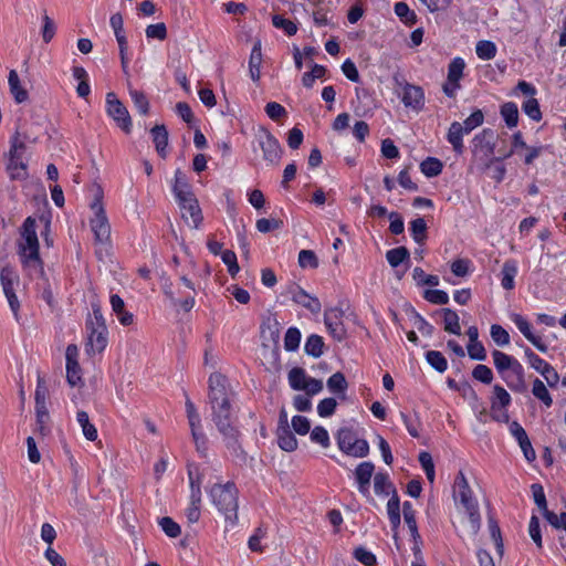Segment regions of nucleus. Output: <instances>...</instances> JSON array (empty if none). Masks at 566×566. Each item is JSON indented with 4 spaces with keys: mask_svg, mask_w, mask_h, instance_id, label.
<instances>
[{
    "mask_svg": "<svg viewBox=\"0 0 566 566\" xmlns=\"http://www.w3.org/2000/svg\"><path fill=\"white\" fill-rule=\"evenodd\" d=\"M491 337L499 346L510 344V335L501 325L493 324L491 326Z\"/></svg>",
    "mask_w": 566,
    "mask_h": 566,
    "instance_id": "obj_63",
    "label": "nucleus"
},
{
    "mask_svg": "<svg viewBox=\"0 0 566 566\" xmlns=\"http://www.w3.org/2000/svg\"><path fill=\"white\" fill-rule=\"evenodd\" d=\"M289 292L292 295L293 302H295L296 304L305 307L313 314H318L321 312L322 304L319 300L306 293L298 285L290 286Z\"/></svg>",
    "mask_w": 566,
    "mask_h": 566,
    "instance_id": "obj_14",
    "label": "nucleus"
},
{
    "mask_svg": "<svg viewBox=\"0 0 566 566\" xmlns=\"http://www.w3.org/2000/svg\"><path fill=\"white\" fill-rule=\"evenodd\" d=\"M524 354L530 366L544 377L547 385L549 387H556L559 381V375L555 368L528 347L525 348Z\"/></svg>",
    "mask_w": 566,
    "mask_h": 566,
    "instance_id": "obj_12",
    "label": "nucleus"
},
{
    "mask_svg": "<svg viewBox=\"0 0 566 566\" xmlns=\"http://www.w3.org/2000/svg\"><path fill=\"white\" fill-rule=\"evenodd\" d=\"M129 95L135 104V107L142 115H146L149 111V102L143 92L137 90H129Z\"/></svg>",
    "mask_w": 566,
    "mask_h": 566,
    "instance_id": "obj_55",
    "label": "nucleus"
},
{
    "mask_svg": "<svg viewBox=\"0 0 566 566\" xmlns=\"http://www.w3.org/2000/svg\"><path fill=\"white\" fill-rule=\"evenodd\" d=\"M230 397L231 390L227 378L221 374H211L209 377L211 419L218 431L222 434L227 447L237 452L240 449L239 431L232 424Z\"/></svg>",
    "mask_w": 566,
    "mask_h": 566,
    "instance_id": "obj_1",
    "label": "nucleus"
},
{
    "mask_svg": "<svg viewBox=\"0 0 566 566\" xmlns=\"http://www.w3.org/2000/svg\"><path fill=\"white\" fill-rule=\"evenodd\" d=\"M454 501L460 503L467 511L473 533H476L481 526V517L475 500L472 497V491L463 472H459L454 482Z\"/></svg>",
    "mask_w": 566,
    "mask_h": 566,
    "instance_id": "obj_7",
    "label": "nucleus"
},
{
    "mask_svg": "<svg viewBox=\"0 0 566 566\" xmlns=\"http://www.w3.org/2000/svg\"><path fill=\"white\" fill-rule=\"evenodd\" d=\"M467 135L462 127L460 126V122H453L448 130L447 140L451 144L453 150L461 155L464 150L463 146V136Z\"/></svg>",
    "mask_w": 566,
    "mask_h": 566,
    "instance_id": "obj_20",
    "label": "nucleus"
},
{
    "mask_svg": "<svg viewBox=\"0 0 566 566\" xmlns=\"http://www.w3.org/2000/svg\"><path fill=\"white\" fill-rule=\"evenodd\" d=\"M172 191L179 203L182 218L190 227L197 229L202 221L201 209L180 169L175 172Z\"/></svg>",
    "mask_w": 566,
    "mask_h": 566,
    "instance_id": "obj_3",
    "label": "nucleus"
},
{
    "mask_svg": "<svg viewBox=\"0 0 566 566\" xmlns=\"http://www.w3.org/2000/svg\"><path fill=\"white\" fill-rule=\"evenodd\" d=\"M164 293H165V295L170 300V302H171V304H172L174 306H179V307H181L185 312H189V311H191V310L193 308V306H195V303H196V301H195V295H196V294H193V292H191V293L187 294V295H186L184 298H181V300H178V298H176V297H175V295H174V293H172V291L170 290V287H169V286H166V287L164 289Z\"/></svg>",
    "mask_w": 566,
    "mask_h": 566,
    "instance_id": "obj_30",
    "label": "nucleus"
},
{
    "mask_svg": "<svg viewBox=\"0 0 566 566\" xmlns=\"http://www.w3.org/2000/svg\"><path fill=\"white\" fill-rule=\"evenodd\" d=\"M443 322H444V331L454 335H460L461 327L459 323V316L458 314L450 310V308H443Z\"/></svg>",
    "mask_w": 566,
    "mask_h": 566,
    "instance_id": "obj_38",
    "label": "nucleus"
},
{
    "mask_svg": "<svg viewBox=\"0 0 566 566\" xmlns=\"http://www.w3.org/2000/svg\"><path fill=\"white\" fill-rule=\"evenodd\" d=\"M108 331L102 328L101 331H93L87 333L86 352L88 354H101L108 343Z\"/></svg>",
    "mask_w": 566,
    "mask_h": 566,
    "instance_id": "obj_19",
    "label": "nucleus"
},
{
    "mask_svg": "<svg viewBox=\"0 0 566 566\" xmlns=\"http://www.w3.org/2000/svg\"><path fill=\"white\" fill-rule=\"evenodd\" d=\"M501 115L507 127L513 128L518 123V108L513 102H507L501 106Z\"/></svg>",
    "mask_w": 566,
    "mask_h": 566,
    "instance_id": "obj_36",
    "label": "nucleus"
},
{
    "mask_svg": "<svg viewBox=\"0 0 566 566\" xmlns=\"http://www.w3.org/2000/svg\"><path fill=\"white\" fill-rule=\"evenodd\" d=\"M427 223L423 218H417L410 222V231L417 243H423L427 238Z\"/></svg>",
    "mask_w": 566,
    "mask_h": 566,
    "instance_id": "obj_46",
    "label": "nucleus"
},
{
    "mask_svg": "<svg viewBox=\"0 0 566 566\" xmlns=\"http://www.w3.org/2000/svg\"><path fill=\"white\" fill-rule=\"evenodd\" d=\"M395 13L407 25H412L417 22L416 13L409 9V6L406 2H397L395 4Z\"/></svg>",
    "mask_w": 566,
    "mask_h": 566,
    "instance_id": "obj_44",
    "label": "nucleus"
},
{
    "mask_svg": "<svg viewBox=\"0 0 566 566\" xmlns=\"http://www.w3.org/2000/svg\"><path fill=\"white\" fill-rule=\"evenodd\" d=\"M522 108L524 113L533 120H539L542 118V113L537 99L533 97L526 99L523 103Z\"/></svg>",
    "mask_w": 566,
    "mask_h": 566,
    "instance_id": "obj_59",
    "label": "nucleus"
},
{
    "mask_svg": "<svg viewBox=\"0 0 566 566\" xmlns=\"http://www.w3.org/2000/svg\"><path fill=\"white\" fill-rule=\"evenodd\" d=\"M412 276L420 284L430 286H437L439 284V277L437 275L426 274L421 268H415Z\"/></svg>",
    "mask_w": 566,
    "mask_h": 566,
    "instance_id": "obj_62",
    "label": "nucleus"
},
{
    "mask_svg": "<svg viewBox=\"0 0 566 566\" xmlns=\"http://www.w3.org/2000/svg\"><path fill=\"white\" fill-rule=\"evenodd\" d=\"M337 407L335 398H325L317 405V413L322 418L331 417Z\"/></svg>",
    "mask_w": 566,
    "mask_h": 566,
    "instance_id": "obj_64",
    "label": "nucleus"
},
{
    "mask_svg": "<svg viewBox=\"0 0 566 566\" xmlns=\"http://www.w3.org/2000/svg\"><path fill=\"white\" fill-rule=\"evenodd\" d=\"M493 363L497 370V373L501 375V377L504 375V371H507L513 364L517 361L516 358L513 356H510L503 352L494 350L492 353Z\"/></svg>",
    "mask_w": 566,
    "mask_h": 566,
    "instance_id": "obj_28",
    "label": "nucleus"
},
{
    "mask_svg": "<svg viewBox=\"0 0 566 566\" xmlns=\"http://www.w3.org/2000/svg\"><path fill=\"white\" fill-rule=\"evenodd\" d=\"M426 359H427L428 364L439 373L446 371V369L448 367L447 359L438 350L427 352Z\"/></svg>",
    "mask_w": 566,
    "mask_h": 566,
    "instance_id": "obj_49",
    "label": "nucleus"
},
{
    "mask_svg": "<svg viewBox=\"0 0 566 566\" xmlns=\"http://www.w3.org/2000/svg\"><path fill=\"white\" fill-rule=\"evenodd\" d=\"M473 143V164L478 166L481 171L491 168L492 165L497 164L501 158L493 157L495 148V136L492 129H483L476 134L472 140Z\"/></svg>",
    "mask_w": 566,
    "mask_h": 566,
    "instance_id": "obj_6",
    "label": "nucleus"
},
{
    "mask_svg": "<svg viewBox=\"0 0 566 566\" xmlns=\"http://www.w3.org/2000/svg\"><path fill=\"white\" fill-rule=\"evenodd\" d=\"M187 418L189 422V427L191 431H195L196 429L201 428V419L200 416L193 405V402L187 398L185 402Z\"/></svg>",
    "mask_w": 566,
    "mask_h": 566,
    "instance_id": "obj_53",
    "label": "nucleus"
},
{
    "mask_svg": "<svg viewBox=\"0 0 566 566\" xmlns=\"http://www.w3.org/2000/svg\"><path fill=\"white\" fill-rule=\"evenodd\" d=\"M307 378L304 369L300 367H294L289 373L290 386L295 390H302Z\"/></svg>",
    "mask_w": 566,
    "mask_h": 566,
    "instance_id": "obj_50",
    "label": "nucleus"
},
{
    "mask_svg": "<svg viewBox=\"0 0 566 566\" xmlns=\"http://www.w3.org/2000/svg\"><path fill=\"white\" fill-rule=\"evenodd\" d=\"M159 525L165 534L171 538H176L180 535V526L170 517L165 516L159 520Z\"/></svg>",
    "mask_w": 566,
    "mask_h": 566,
    "instance_id": "obj_56",
    "label": "nucleus"
},
{
    "mask_svg": "<svg viewBox=\"0 0 566 566\" xmlns=\"http://www.w3.org/2000/svg\"><path fill=\"white\" fill-rule=\"evenodd\" d=\"M93 217L90 224L95 237L96 254L99 259L109 254L111 226L102 203V192L97 190L94 201L91 203Z\"/></svg>",
    "mask_w": 566,
    "mask_h": 566,
    "instance_id": "obj_4",
    "label": "nucleus"
},
{
    "mask_svg": "<svg viewBox=\"0 0 566 566\" xmlns=\"http://www.w3.org/2000/svg\"><path fill=\"white\" fill-rule=\"evenodd\" d=\"M496 45L492 41L481 40L476 43L475 53L481 60H491L496 55Z\"/></svg>",
    "mask_w": 566,
    "mask_h": 566,
    "instance_id": "obj_43",
    "label": "nucleus"
},
{
    "mask_svg": "<svg viewBox=\"0 0 566 566\" xmlns=\"http://www.w3.org/2000/svg\"><path fill=\"white\" fill-rule=\"evenodd\" d=\"M188 478L190 484V500L195 502L201 500V474L198 468L193 464L188 465Z\"/></svg>",
    "mask_w": 566,
    "mask_h": 566,
    "instance_id": "obj_25",
    "label": "nucleus"
},
{
    "mask_svg": "<svg viewBox=\"0 0 566 566\" xmlns=\"http://www.w3.org/2000/svg\"><path fill=\"white\" fill-rule=\"evenodd\" d=\"M348 382L343 373L337 371L327 379V388L335 395H345Z\"/></svg>",
    "mask_w": 566,
    "mask_h": 566,
    "instance_id": "obj_33",
    "label": "nucleus"
},
{
    "mask_svg": "<svg viewBox=\"0 0 566 566\" xmlns=\"http://www.w3.org/2000/svg\"><path fill=\"white\" fill-rule=\"evenodd\" d=\"M369 453V444L365 439H356L346 452L347 455L364 458Z\"/></svg>",
    "mask_w": 566,
    "mask_h": 566,
    "instance_id": "obj_57",
    "label": "nucleus"
},
{
    "mask_svg": "<svg viewBox=\"0 0 566 566\" xmlns=\"http://www.w3.org/2000/svg\"><path fill=\"white\" fill-rule=\"evenodd\" d=\"M106 111L107 114L117 123L125 133L132 129V118L127 108L117 98L115 93L109 92L106 95Z\"/></svg>",
    "mask_w": 566,
    "mask_h": 566,
    "instance_id": "obj_11",
    "label": "nucleus"
},
{
    "mask_svg": "<svg viewBox=\"0 0 566 566\" xmlns=\"http://www.w3.org/2000/svg\"><path fill=\"white\" fill-rule=\"evenodd\" d=\"M419 462H420L429 482L433 483L434 482V464H433L431 454L427 451L420 452Z\"/></svg>",
    "mask_w": 566,
    "mask_h": 566,
    "instance_id": "obj_54",
    "label": "nucleus"
},
{
    "mask_svg": "<svg viewBox=\"0 0 566 566\" xmlns=\"http://www.w3.org/2000/svg\"><path fill=\"white\" fill-rule=\"evenodd\" d=\"M255 147L261 149L262 158L268 165L275 166L282 156V148L279 140L265 128H262L255 135Z\"/></svg>",
    "mask_w": 566,
    "mask_h": 566,
    "instance_id": "obj_10",
    "label": "nucleus"
},
{
    "mask_svg": "<svg viewBox=\"0 0 566 566\" xmlns=\"http://www.w3.org/2000/svg\"><path fill=\"white\" fill-rule=\"evenodd\" d=\"M344 312L340 308H329L324 314V323L332 335V337L338 342H342L346 337V329L343 325Z\"/></svg>",
    "mask_w": 566,
    "mask_h": 566,
    "instance_id": "obj_13",
    "label": "nucleus"
},
{
    "mask_svg": "<svg viewBox=\"0 0 566 566\" xmlns=\"http://www.w3.org/2000/svg\"><path fill=\"white\" fill-rule=\"evenodd\" d=\"M484 120V115L482 111L476 109L473 112L463 123H460L463 132L469 135L476 127L481 126Z\"/></svg>",
    "mask_w": 566,
    "mask_h": 566,
    "instance_id": "obj_51",
    "label": "nucleus"
},
{
    "mask_svg": "<svg viewBox=\"0 0 566 566\" xmlns=\"http://www.w3.org/2000/svg\"><path fill=\"white\" fill-rule=\"evenodd\" d=\"M409 251L405 247H399L387 251L386 259L392 268H397L405 260L409 259Z\"/></svg>",
    "mask_w": 566,
    "mask_h": 566,
    "instance_id": "obj_45",
    "label": "nucleus"
},
{
    "mask_svg": "<svg viewBox=\"0 0 566 566\" xmlns=\"http://www.w3.org/2000/svg\"><path fill=\"white\" fill-rule=\"evenodd\" d=\"M25 139L27 137L22 136L20 132L17 130L10 139V149L8 154L19 156L20 158L28 160Z\"/></svg>",
    "mask_w": 566,
    "mask_h": 566,
    "instance_id": "obj_32",
    "label": "nucleus"
},
{
    "mask_svg": "<svg viewBox=\"0 0 566 566\" xmlns=\"http://www.w3.org/2000/svg\"><path fill=\"white\" fill-rule=\"evenodd\" d=\"M261 335L269 340L276 342L280 336L279 322L274 318H268L261 325Z\"/></svg>",
    "mask_w": 566,
    "mask_h": 566,
    "instance_id": "obj_47",
    "label": "nucleus"
},
{
    "mask_svg": "<svg viewBox=\"0 0 566 566\" xmlns=\"http://www.w3.org/2000/svg\"><path fill=\"white\" fill-rule=\"evenodd\" d=\"M423 297L432 304L446 305L449 303V295L441 290H427Z\"/></svg>",
    "mask_w": 566,
    "mask_h": 566,
    "instance_id": "obj_61",
    "label": "nucleus"
},
{
    "mask_svg": "<svg viewBox=\"0 0 566 566\" xmlns=\"http://www.w3.org/2000/svg\"><path fill=\"white\" fill-rule=\"evenodd\" d=\"M91 305L92 314H90L86 319V332L91 333L93 331H101L102 328H107L98 302H92Z\"/></svg>",
    "mask_w": 566,
    "mask_h": 566,
    "instance_id": "obj_23",
    "label": "nucleus"
},
{
    "mask_svg": "<svg viewBox=\"0 0 566 566\" xmlns=\"http://www.w3.org/2000/svg\"><path fill=\"white\" fill-rule=\"evenodd\" d=\"M442 167V163L433 157H428L420 164L421 172L429 178L440 175Z\"/></svg>",
    "mask_w": 566,
    "mask_h": 566,
    "instance_id": "obj_42",
    "label": "nucleus"
},
{
    "mask_svg": "<svg viewBox=\"0 0 566 566\" xmlns=\"http://www.w3.org/2000/svg\"><path fill=\"white\" fill-rule=\"evenodd\" d=\"M262 63V51H261V42L256 41L252 48L250 59H249V72L253 82H258L260 80V69Z\"/></svg>",
    "mask_w": 566,
    "mask_h": 566,
    "instance_id": "obj_22",
    "label": "nucleus"
},
{
    "mask_svg": "<svg viewBox=\"0 0 566 566\" xmlns=\"http://www.w3.org/2000/svg\"><path fill=\"white\" fill-rule=\"evenodd\" d=\"M150 134L157 153L160 157L165 158L167 155L166 148L168 145V132L166 127L164 125H156L150 130Z\"/></svg>",
    "mask_w": 566,
    "mask_h": 566,
    "instance_id": "obj_24",
    "label": "nucleus"
},
{
    "mask_svg": "<svg viewBox=\"0 0 566 566\" xmlns=\"http://www.w3.org/2000/svg\"><path fill=\"white\" fill-rule=\"evenodd\" d=\"M374 470L375 467L369 461L361 462L355 470V478L358 483V490L364 495L369 494V484Z\"/></svg>",
    "mask_w": 566,
    "mask_h": 566,
    "instance_id": "obj_17",
    "label": "nucleus"
},
{
    "mask_svg": "<svg viewBox=\"0 0 566 566\" xmlns=\"http://www.w3.org/2000/svg\"><path fill=\"white\" fill-rule=\"evenodd\" d=\"M255 227H256L258 231H260L262 233H268L270 231L281 229L283 227V221L279 220V219H273V218L272 219L262 218L256 221Z\"/></svg>",
    "mask_w": 566,
    "mask_h": 566,
    "instance_id": "obj_58",
    "label": "nucleus"
},
{
    "mask_svg": "<svg viewBox=\"0 0 566 566\" xmlns=\"http://www.w3.org/2000/svg\"><path fill=\"white\" fill-rule=\"evenodd\" d=\"M76 420L82 428L84 437L90 441H95L97 438V430L95 426L90 422L87 412L83 410L78 411Z\"/></svg>",
    "mask_w": 566,
    "mask_h": 566,
    "instance_id": "obj_37",
    "label": "nucleus"
},
{
    "mask_svg": "<svg viewBox=\"0 0 566 566\" xmlns=\"http://www.w3.org/2000/svg\"><path fill=\"white\" fill-rule=\"evenodd\" d=\"M374 490L378 495H389L390 493L396 492L392 486V483L389 481V476L386 473L378 472L374 478Z\"/></svg>",
    "mask_w": 566,
    "mask_h": 566,
    "instance_id": "obj_34",
    "label": "nucleus"
},
{
    "mask_svg": "<svg viewBox=\"0 0 566 566\" xmlns=\"http://www.w3.org/2000/svg\"><path fill=\"white\" fill-rule=\"evenodd\" d=\"M279 447L286 451L292 452L297 448V440L290 428L276 429Z\"/></svg>",
    "mask_w": 566,
    "mask_h": 566,
    "instance_id": "obj_27",
    "label": "nucleus"
},
{
    "mask_svg": "<svg viewBox=\"0 0 566 566\" xmlns=\"http://www.w3.org/2000/svg\"><path fill=\"white\" fill-rule=\"evenodd\" d=\"M8 83L10 92L13 95L17 103H23L28 99V92L21 86L19 75L17 71L11 70L8 76Z\"/></svg>",
    "mask_w": 566,
    "mask_h": 566,
    "instance_id": "obj_26",
    "label": "nucleus"
},
{
    "mask_svg": "<svg viewBox=\"0 0 566 566\" xmlns=\"http://www.w3.org/2000/svg\"><path fill=\"white\" fill-rule=\"evenodd\" d=\"M387 513L392 528H397L400 525V501L396 492L387 503Z\"/></svg>",
    "mask_w": 566,
    "mask_h": 566,
    "instance_id": "obj_35",
    "label": "nucleus"
},
{
    "mask_svg": "<svg viewBox=\"0 0 566 566\" xmlns=\"http://www.w3.org/2000/svg\"><path fill=\"white\" fill-rule=\"evenodd\" d=\"M394 82L403 106L417 113L421 112L426 104L423 88L421 86L408 83L399 75L394 76Z\"/></svg>",
    "mask_w": 566,
    "mask_h": 566,
    "instance_id": "obj_8",
    "label": "nucleus"
},
{
    "mask_svg": "<svg viewBox=\"0 0 566 566\" xmlns=\"http://www.w3.org/2000/svg\"><path fill=\"white\" fill-rule=\"evenodd\" d=\"M512 321L518 328V331L524 335V337L532 343L539 352L546 353L548 346L544 343L541 336H537L533 333V328L531 324L520 314H514L512 316Z\"/></svg>",
    "mask_w": 566,
    "mask_h": 566,
    "instance_id": "obj_16",
    "label": "nucleus"
},
{
    "mask_svg": "<svg viewBox=\"0 0 566 566\" xmlns=\"http://www.w3.org/2000/svg\"><path fill=\"white\" fill-rule=\"evenodd\" d=\"M532 394L546 408H549L553 405V398H552L546 385L538 378L534 379V381H533Z\"/></svg>",
    "mask_w": 566,
    "mask_h": 566,
    "instance_id": "obj_31",
    "label": "nucleus"
},
{
    "mask_svg": "<svg viewBox=\"0 0 566 566\" xmlns=\"http://www.w3.org/2000/svg\"><path fill=\"white\" fill-rule=\"evenodd\" d=\"M0 283L9 306L18 321L20 302L15 295V287L20 284V277L15 270L8 263H0Z\"/></svg>",
    "mask_w": 566,
    "mask_h": 566,
    "instance_id": "obj_9",
    "label": "nucleus"
},
{
    "mask_svg": "<svg viewBox=\"0 0 566 566\" xmlns=\"http://www.w3.org/2000/svg\"><path fill=\"white\" fill-rule=\"evenodd\" d=\"M512 401V398L507 390L500 385H494L493 387V396L491 397V405L499 407H509Z\"/></svg>",
    "mask_w": 566,
    "mask_h": 566,
    "instance_id": "obj_48",
    "label": "nucleus"
},
{
    "mask_svg": "<svg viewBox=\"0 0 566 566\" xmlns=\"http://www.w3.org/2000/svg\"><path fill=\"white\" fill-rule=\"evenodd\" d=\"M18 255L23 269L28 274L33 276H42L43 264L39 253V239L36 235V221L32 217H28L20 228V238L18 239Z\"/></svg>",
    "mask_w": 566,
    "mask_h": 566,
    "instance_id": "obj_2",
    "label": "nucleus"
},
{
    "mask_svg": "<svg viewBox=\"0 0 566 566\" xmlns=\"http://www.w3.org/2000/svg\"><path fill=\"white\" fill-rule=\"evenodd\" d=\"M517 274V262L515 260H506L501 271V285L504 290L514 289V279Z\"/></svg>",
    "mask_w": 566,
    "mask_h": 566,
    "instance_id": "obj_21",
    "label": "nucleus"
},
{
    "mask_svg": "<svg viewBox=\"0 0 566 566\" xmlns=\"http://www.w3.org/2000/svg\"><path fill=\"white\" fill-rule=\"evenodd\" d=\"M465 67L464 60L461 57H454L448 67V82L459 83L463 76V70Z\"/></svg>",
    "mask_w": 566,
    "mask_h": 566,
    "instance_id": "obj_41",
    "label": "nucleus"
},
{
    "mask_svg": "<svg viewBox=\"0 0 566 566\" xmlns=\"http://www.w3.org/2000/svg\"><path fill=\"white\" fill-rule=\"evenodd\" d=\"M323 347H324L323 338L316 334H313L307 337V339L305 342L304 350L307 355L317 358L323 355Z\"/></svg>",
    "mask_w": 566,
    "mask_h": 566,
    "instance_id": "obj_39",
    "label": "nucleus"
},
{
    "mask_svg": "<svg viewBox=\"0 0 566 566\" xmlns=\"http://www.w3.org/2000/svg\"><path fill=\"white\" fill-rule=\"evenodd\" d=\"M6 169L13 180H23L28 178V160L19 156L8 154Z\"/></svg>",
    "mask_w": 566,
    "mask_h": 566,
    "instance_id": "obj_18",
    "label": "nucleus"
},
{
    "mask_svg": "<svg viewBox=\"0 0 566 566\" xmlns=\"http://www.w3.org/2000/svg\"><path fill=\"white\" fill-rule=\"evenodd\" d=\"M301 342V332L296 327H290L284 337V348L287 352H294L298 348Z\"/></svg>",
    "mask_w": 566,
    "mask_h": 566,
    "instance_id": "obj_52",
    "label": "nucleus"
},
{
    "mask_svg": "<svg viewBox=\"0 0 566 566\" xmlns=\"http://www.w3.org/2000/svg\"><path fill=\"white\" fill-rule=\"evenodd\" d=\"M210 496L226 520L234 525L238 521V490L234 483L214 484L210 490Z\"/></svg>",
    "mask_w": 566,
    "mask_h": 566,
    "instance_id": "obj_5",
    "label": "nucleus"
},
{
    "mask_svg": "<svg viewBox=\"0 0 566 566\" xmlns=\"http://www.w3.org/2000/svg\"><path fill=\"white\" fill-rule=\"evenodd\" d=\"M403 511V518L405 522L410 531V534L415 542H417L420 538V534L418 532L417 522H416V514L415 510L412 507V504L408 501H406L402 505Z\"/></svg>",
    "mask_w": 566,
    "mask_h": 566,
    "instance_id": "obj_29",
    "label": "nucleus"
},
{
    "mask_svg": "<svg viewBox=\"0 0 566 566\" xmlns=\"http://www.w3.org/2000/svg\"><path fill=\"white\" fill-rule=\"evenodd\" d=\"M502 379L515 392H524L526 390L524 368L518 360L507 371H504Z\"/></svg>",
    "mask_w": 566,
    "mask_h": 566,
    "instance_id": "obj_15",
    "label": "nucleus"
},
{
    "mask_svg": "<svg viewBox=\"0 0 566 566\" xmlns=\"http://www.w3.org/2000/svg\"><path fill=\"white\" fill-rule=\"evenodd\" d=\"M298 264L301 268L316 269L318 266V260L312 250H301L298 253Z\"/></svg>",
    "mask_w": 566,
    "mask_h": 566,
    "instance_id": "obj_60",
    "label": "nucleus"
},
{
    "mask_svg": "<svg viewBox=\"0 0 566 566\" xmlns=\"http://www.w3.org/2000/svg\"><path fill=\"white\" fill-rule=\"evenodd\" d=\"M338 448L346 453L352 447L353 442L357 439L356 433L349 428H342L338 430L337 436Z\"/></svg>",
    "mask_w": 566,
    "mask_h": 566,
    "instance_id": "obj_40",
    "label": "nucleus"
}]
</instances>
